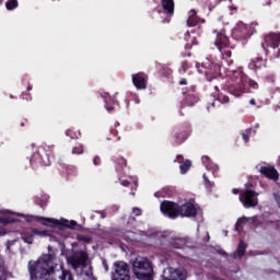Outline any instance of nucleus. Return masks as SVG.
Masks as SVG:
<instances>
[{
	"label": "nucleus",
	"instance_id": "5fc2aeb1",
	"mask_svg": "<svg viewBox=\"0 0 280 280\" xmlns=\"http://www.w3.org/2000/svg\"><path fill=\"white\" fill-rule=\"evenodd\" d=\"M249 104H250L252 106H255V98H252V100L249 101Z\"/></svg>",
	"mask_w": 280,
	"mask_h": 280
},
{
	"label": "nucleus",
	"instance_id": "79ce46f5",
	"mask_svg": "<svg viewBox=\"0 0 280 280\" xmlns=\"http://www.w3.org/2000/svg\"><path fill=\"white\" fill-rule=\"evenodd\" d=\"M190 37H187L186 40H187V48L188 49H191V44L190 43H194V40H196V37H192V39H189Z\"/></svg>",
	"mask_w": 280,
	"mask_h": 280
},
{
	"label": "nucleus",
	"instance_id": "3c124183",
	"mask_svg": "<svg viewBox=\"0 0 280 280\" xmlns=\"http://www.w3.org/2000/svg\"><path fill=\"white\" fill-rule=\"evenodd\" d=\"M179 84H182V85L187 84V80H185V79L180 80V81H179Z\"/></svg>",
	"mask_w": 280,
	"mask_h": 280
},
{
	"label": "nucleus",
	"instance_id": "09e8293b",
	"mask_svg": "<svg viewBox=\"0 0 280 280\" xmlns=\"http://www.w3.org/2000/svg\"><path fill=\"white\" fill-rule=\"evenodd\" d=\"M235 12H237V8L232 7V8H231V14H235Z\"/></svg>",
	"mask_w": 280,
	"mask_h": 280
},
{
	"label": "nucleus",
	"instance_id": "9b49d317",
	"mask_svg": "<svg viewBox=\"0 0 280 280\" xmlns=\"http://www.w3.org/2000/svg\"><path fill=\"white\" fill-rule=\"evenodd\" d=\"M160 209L163 215H166V218H171V220L178 218V205H176L175 202L163 201L160 206Z\"/></svg>",
	"mask_w": 280,
	"mask_h": 280
},
{
	"label": "nucleus",
	"instance_id": "de8ad7c7",
	"mask_svg": "<svg viewBox=\"0 0 280 280\" xmlns=\"http://www.w3.org/2000/svg\"><path fill=\"white\" fill-rule=\"evenodd\" d=\"M94 165H100V159L96 156L93 160Z\"/></svg>",
	"mask_w": 280,
	"mask_h": 280
},
{
	"label": "nucleus",
	"instance_id": "dca6fc26",
	"mask_svg": "<svg viewBox=\"0 0 280 280\" xmlns=\"http://www.w3.org/2000/svg\"><path fill=\"white\" fill-rule=\"evenodd\" d=\"M258 172L267 178H271V180H277V178H279V173H277V170L270 165L258 166Z\"/></svg>",
	"mask_w": 280,
	"mask_h": 280
},
{
	"label": "nucleus",
	"instance_id": "58836bf2",
	"mask_svg": "<svg viewBox=\"0 0 280 280\" xmlns=\"http://www.w3.org/2000/svg\"><path fill=\"white\" fill-rule=\"evenodd\" d=\"M203 180H205L206 187H213V183H211V182L207 178V175H206V174H203Z\"/></svg>",
	"mask_w": 280,
	"mask_h": 280
},
{
	"label": "nucleus",
	"instance_id": "423d86ee",
	"mask_svg": "<svg viewBox=\"0 0 280 280\" xmlns=\"http://www.w3.org/2000/svg\"><path fill=\"white\" fill-rule=\"evenodd\" d=\"M112 280H130V265L126 261L117 260L112 267Z\"/></svg>",
	"mask_w": 280,
	"mask_h": 280
},
{
	"label": "nucleus",
	"instance_id": "f8f14e48",
	"mask_svg": "<svg viewBox=\"0 0 280 280\" xmlns=\"http://www.w3.org/2000/svg\"><path fill=\"white\" fill-rule=\"evenodd\" d=\"M197 213L198 211L191 202H186L182 207L178 206V215L184 218H195Z\"/></svg>",
	"mask_w": 280,
	"mask_h": 280
},
{
	"label": "nucleus",
	"instance_id": "473e14b6",
	"mask_svg": "<svg viewBox=\"0 0 280 280\" xmlns=\"http://www.w3.org/2000/svg\"><path fill=\"white\" fill-rule=\"evenodd\" d=\"M14 244H16V240L8 241L7 242V244H5L7 253H12V246H14Z\"/></svg>",
	"mask_w": 280,
	"mask_h": 280
},
{
	"label": "nucleus",
	"instance_id": "2eb2a0df",
	"mask_svg": "<svg viewBox=\"0 0 280 280\" xmlns=\"http://www.w3.org/2000/svg\"><path fill=\"white\" fill-rule=\"evenodd\" d=\"M14 215H16V218H23L25 222H40V220H44L45 222H49L50 224H60L58 220L51 218H40L21 213H14Z\"/></svg>",
	"mask_w": 280,
	"mask_h": 280
},
{
	"label": "nucleus",
	"instance_id": "8fccbe9b",
	"mask_svg": "<svg viewBox=\"0 0 280 280\" xmlns=\"http://www.w3.org/2000/svg\"><path fill=\"white\" fill-rule=\"evenodd\" d=\"M243 139H244L245 143H248V136H246L245 133H243Z\"/></svg>",
	"mask_w": 280,
	"mask_h": 280
},
{
	"label": "nucleus",
	"instance_id": "b1692460",
	"mask_svg": "<svg viewBox=\"0 0 280 280\" xmlns=\"http://www.w3.org/2000/svg\"><path fill=\"white\" fill-rule=\"evenodd\" d=\"M162 7L168 14H174V0H162Z\"/></svg>",
	"mask_w": 280,
	"mask_h": 280
},
{
	"label": "nucleus",
	"instance_id": "20e7f679",
	"mask_svg": "<svg viewBox=\"0 0 280 280\" xmlns=\"http://www.w3.org/2000/svg\"><path fill=\"white\" fill-rule=\"evenodd\" d=\"M68 261L73 270L81 268V275L88 277V280H97L93 277V269H91V266L86 265V261H89V254H86V252L74 253Z\"/></svg>",
	"mask_w": 280,
	"mask_h": 280
},
{
	"label": "nucleus",
	"instance_id": "72a5a7b5",
	"mask_svg": "<svg viewBox=\"0 0 280 280\" xmlns=\"http://www.w3.org/2000/svg\"><path fill=\"white\" fill-rule=\"evenodd\" d=\"M63 224H65V226H67L68 229H74V228L78 225V222L65 220V221H63Z\"/></svg>",
	"mask_w": 280,
	"mask_h": 280
},
{
	"label": "nucleus",
	"instance_id": "603ef678",
	"mask_svg": "<svg viewBox=\"0 0 280 280\" xmlns=\"http://www.w3.org/2000/svg\"><path fill=\"white\" fill-rule=\"evenodd\" d=\"M130 178H131V180H132V183H133V186L137 187V178H135V177H130Z\"/></svg>",
	"mask_w": 280,
	"mask_h": 280
},
{
	"label": "nucleus",
	"instance_id": "6ab92c4d",
	"mask_svg": "<svg viewBox=\"0 0 280 280\" xmlns=\"http://www.w3.org/2000/svg\"><path fill=\"white\" fill-rule=\"evenodd\" d=\"M101 96L103 97L104 102H105V108L106 110H108V113H110L112 110L115 109V107H113V104H115V98H113L110 96V94L103 92L101 94Z\"/></svg>",
	"mask_w": 280,
	"mask_h": 280
},
{
	"label": "nucleus",
	"instance_id": "393cba45",
	"mask_svg": "<svg viewBox=\"0 0 280 280\" xmlns=\"http://www.w3.org/2000/svg\"><path fill=\"white\" fill-rule=\"evenodd\" d=\"M34 230H32L31 232H25L22 234V240L26 244H34Z\"/></svg>",
	"mask_w": 280,
	"mask_h": 280
},
{
	"label": "nucleus",
	"instance_id": "cd10ccee",
	"mask_svg": "<svg viewBox=\"0 0 280 280\" xmlns=\"http://www.w3.org/2000/svg\"><path fill=\"white\" fill-rule=\"evenodd\" d=\"M33 234L38 235L39 237H47L49 235V232L45 230L34 229Z\"/></svg>",
	"mask_w": 280,
	"mask_h": 280
},
{
	"label": "nucleus",
	"instance_id": "0eeeda50",
	"mask_svg": "<svg viewBox=\"0 0 280 280\" xmlns=\"http://www.w3.org/2000/svg\"><path fill=\"white\" fill-rule=\"evenodd\" d=\"M160 280H187V270L184 268L168 267L163 270Z\"/></svg>",
	"mask_w": 280,
	"mask_h": 280
},
{
	"label": "nucleus",
	"instance_id": "f704fd0d",
	"mask_svg": "<svg viewBox=\"0 0 280 280\" xmlns=\"http://www.w3.org/2000/svg\"><path fill=\"white\" fill-rule=\"evenodd\" d=\"M0 280H8V271L3 266H0Z\"/></svg>",
	"mask_w": 280,
	"mask_h": 280
},
{
	"label": "nucleus",
	"instance_id": "6e6d98bb",
	"mask_svg": "<svg viewBox=\"0 0 280 280\" xmlns=\"http://www.w3.org/2000/svg\"><path fill=\"white\" fill-rule=\"evenodd\" d=\"M49 242H56V237L49 236Z\"/></svg>",
	"mask_w": 280,
	"mask_h": 280
},
{
	"label": "nucleus",
	"instance_id": "4be33fe9",
	"mask_svg": "<svg viewBox=\"0 0 280 280\" xmlns=\"http://www.w3.org/2000/svg\"><path fill=\"white\" fill-rule=\"evenodd\" d=\"M244 253H246V244L241 241L236 252L234 253V259H240L244 257Z\"/></svg>",
	"mask_w": 280,
	"mask_h": 280
},
{
	"label": "nucleus",
	"instance_id": "0e129e2a",
	"mask_svg": "<svg viewBox=\"0 0 280 280\" xmlns=\"http://www.w3.org/2000/svg\"><path fill=\"white\" fill-rule=\"evenodd\" d=\"M1 3H2V2H1V0H0V5H1Z\"/></svg>",
	"mask_w": 280,
	"mask_h": 280
},
{
	"label": "nucleus",
	"instance_id": "5701e85b",
	"mask_svg": "<svg viewBox=\"0 0 280 280\" xmlns=\"http://www.w3.org/2000/svg\"><path fill=\"white\" fill-rule=\"evenodd\" d=\"M249 67L252 69H264V67H266V61L261 58H255L252 60Z\"/></svg>",
	"mask_w": 280,
	"mask_h": 280
},
{
	"label": "nucleus",
	"instance_id": "37998d69",
	"mask_svg": "<svg viewBox=\"0 0 280 280\" xmlns=\"http://www.w3.org/2000/svg\"><path fill=\"white\" fill-rule=\"evenodd\" d=\"M132 213H135V215H141L142 211L140 208H133Z\"/></svg>",
	"mask_w": 280,
	"mask_h": 280
},
{
	"label": "nucleus",
	"instance_id": "ea45409f",
	"mask_svg": "<svg viewBox=\"0 0 280 280\" xmlns=\"http://www.w3.org/2000/svg\"><path fill=\"white\" fill-rule=\"evenodd\" d=\"M78 240L85 242L86 244L91 243V237L89 236H79Z\"/></svg>",
	"mask_w": 280,
	"mask_h": 280
},
{
	"label": "nucleus",
	"instance_id": "c85d7f7f",
	"mask_svg": "<svg viewBox=\"0 0 280 280\" xmlns=\"http://www.w3.org/2000/svg\"><path fill=\"white\" fill-rule=\"evenodd\" d=\"M187 105L188 106H194V104H196V102H198V97H196L195 95H189L186 98Z\"/></svg>",
	"mask_w": 280,
	"mask_h": 280
},
{
	"label": "nucleus",
	"instance_id": "c03bdc74",
	"mask_svg": "<svg viewBox=\"0 0 280 280\" xmlns=\"http://www.w3.org/2000/svg\"><path fill=\"white\" fill-rule=\"evenodd\" d=\"M276 202L278 207L280 208V191L275 195Z\"/></svg>",
	"mask_w": 280,
	"mask_h": 280
},
{
	"label": "nucleus",
	"instance_id": "bf43d9fd",
	"mask_svg": "<svg viewBox=\"0 0 280 280\" xmlns=\"http://www.w3.org/2000/svg\"><path fill=\"white\" fill-rule=\"evenodd\" d=\"M214 89H215V91H219V88H218V85H215V86H214Z\"/></svg>",
	"mask_w": 280,
	"mask_h": 280
},
{
	"label": "nucleus",
	"instance_id": "680f3d73",
	"mask_svg": "<svg viewBox=\"0 0 280 280\" xmlns=\"http://www.w3.org/2000/svg\"><path fill=\"white\" fill-rule=\"evenodd\" d=\"M178 137H183V135H177V138H178Z\"/></svg>",
	"mask_w": 280,
	"mask_h": 280
},
{
	"label": "nucleus",
	"instance_id": "a211bd4d",
	"mask_svg": "<svg viewBox=\"0 0 280 280\" xmlns=\"http://www.w3.org/2000/svg\"><path fill=\"white\" fill-rule=\"evenodd\" d=\"M205 23L203 20H200V18L196 16V11L191 10L188 13V19H187V25L188 27H196V25H198V23Z\"/></svg>",
	"mask_w": 280,
	"mask_h": 280
},
{
	"label": "nucleus",
	"instance_id": "6e6552de",
	"mask_svg": "<svg viewBox=\"0 0 280 280\" xmlns=\"http://www.w3.org/2000/svg\"><path fill=\"white\" fill-rule=\"evenodd\" d=\"M250 27L244 22H237L232 31V36L236 40H246V38H250Z\"/></svg>",
	"mask_w": 280,
	"mask_h": 280
},
{
	"label": "nucleus",
	"instance_id": "9d476101",
	"mask_svg": "<svg viewBox=\"0 0 280 280\" xmlns=\"http://www.w3.org/2000/svg\"><path fill=\"white\" fill-rule=\"evenodd\" d=\"M201 67L205 69L198 68L199 73H206L207 79L211 81V78H215L220 75V65L213 63V61L207 59L205 62L201 63Z\"/></svg>",
	"mask_w": 280,
	"mask_h": 280
},
{
	"label": "nucleus",
	"instance_id": "39448f33",
	"mask_svg": "<svg viewBox=\"0 0 280 280\" xmlns=\"http://www.w3.org/2000/svg\"><path fill=\"white\" fill-rule=\"evenodd\" d=\"M214 35H215L214 45L215 47H218L222 58L223 59L231 58L233 54L231 49H233V46L229 44V37L224 35V31L217 28L214 31Z\"/></svg>",
	"mask_w": 280,
	"mask_h": 280
},
{
	"label": "nucleus",
	"instance_id": "052dcab7",
	"mask_svg": "<svg viewBox=\"0 0 280 280\" xmlns=\"http://www.w3.org/2000/svg\"><path fill=\"white\" fill-rule=\"evenodd\" d=\"M233 62V60H231L228 65H231Z\"/></svg>",
	"mask_w": 280,
	"mask_h": 280
},
{
	"label": "nucleus",
	"instance_id": "a19ab883",
	"mask_svg": "<svg viewBox=\"0 0 280 280\" xmlns=\"http://www.w3.org/2000/svg\"><path fill=\"white\" fill-rule=\"evenodd\" d=\"M120 184L122 185V187H128V185H130V182H128V179L121 177L120 178Z\"/></svg>",
	"mask_w": 280,
	"mask_h": 280
},
{
	"label": "nucleus",
	"instance_id": "a18cd8bd",
	"mask_svg": "<svg viewBox=\"0 0 280 280\" xmlns=\"http://www.w3.org/2000/svg\"><path fill=\"white\" fill-rule=\"evenodd\" d=\"M118 163H119V165H121V167L126 166V159L120 158V159L118 160Z\"/></svg>",
	"mask_w": 280,
	"mask_h": 280
},
{
	"label": "nucleus",
	"instance_id": "c9c22d12",
	"mask_svg": "<svg viewBox=\"0 0 280 280\" xmlns=\"http://www.w3.org/2000/svg\"><path fill=\"white\" fill-rule=\"evenodd\" d=\"M187 69H189V66L187 62H182V67L179 68V73H187Z\"/></svg>",
	"mask_w": 280,
	"mask_h": 280
},
{
	"label": "nucleus",
	"instance_id": "a878e982",
	"mask_svg": "<svg viewBox=\"0 0 280 280\" xmlns=\"http://www.w3.org/2000/svg\"><path fill=\"white\" fill-rule=\"evenodd\" d=\"M189 167H191V161L186 160L180 166V174H187L189 172Z\"/></svg>",
	"mask_w": 280,
	"mask_h": 280
},
{
	"label": "nucleus",
	"instance_id": "7c9ffc66",
	"mask_svg": "<svg viewBox=\"0 0 280 280\" xmlns=\"http://www.w3.org/2000/svg\"><path fill=\"white\" fill-rule=\"evenodd\" d=\"M218 101L221 102V104H229V96L220 93L218 94Z\"/></svg>",
	"mask_w": 280,
	"mask_h": 280
},
{
	"label": "nucleus",
	"instance_id": "f3484780",
	"mask_svg": "<svg viewBox=\"0 0 280 280\" xmlns=\"http://www.w3.org/2000/svg\"><path fill=\"white\" fill-rule=\"evenodd\" d=\"M254 222H255V217H252V218L242 217L236 222L235 231H242V229H244L248 224H254Z\"/></svg>",
	"mask_w": 280,
	"mask_h": 280
},
{
	"label": "nucleus",
	"instance_id": "e433bc0d",
	"mask_svg": "<svg viewBox=\"0 0 280 280\" xmlns=\"http://www.w3.org/2000/svg\"><path fill=\"white\" fill-rule=\"evenodd\" d=\"M66 135L67 137H70V139H78V133L73 130H68Z\"/></svg>",
	"mask_w": 280,
	"mask_h": 280
},
{
	"label": "nucleus",
	"instance_id": "bb28decb",
	"mask_svg": "<svg viewBox=\"0 0 280 280\" xmlns=\"http://www.w3.org/2000/svg\"><path fill=\"white\" fill-rule=\"evenodd\" d=\"M5 8L9 11L16 10V8H19V0H9L5 3Z\"/></svg>",
	"mask_w": 280,
	"mask_h": 280
},
{
	"label": "nucleus",
	"instance_id": "7ed1b4c3",
	"mask_svg": "<svg viewBox=\"0 0 280 280\" xmlns=\"http://www.w3.org/2000/svg\"><path fill=\"white\" fill-rule=\"evenodd\" d=\"M131 270L139 280H152V277H154L152 262L145 257H137L131 262Z\"/></svg>",
	"mask_w": 280,
	"mask_h": 280
},
{
	"label": "nucleus",
	"instance_id": "13d9d810",
	"mask_svg": "<svg viewBox=\"0 0 280 280\" xmlns=\"http://www.w3.org/2000/svg\"><path fill=\"white\" fill-rule=\"evenodd\" d=\"M266 5H270V0L266 2Z\"/></svg>",
	"mask_w": 280,
	"mask_h": 280
},
{
	"label": "nucleus",
	"instance_id": "aec40b11",
	"mask_svg": "<svg viewBox=\"0 0 280 280\" xmlns=\"http://www.w3.org/2000/svg\"><path fill=\"white\" fill-rule=\"evenodd\" d=\"M5 213H10L9 210H0V215H5ZM14 222H21V219L16 218H1L0 217V224H12Z\"/></svg>",
	"mask_w": 280,
	"mask_h": 280
},
{
	"label": "nucleus",
	"instance_id": "c756f323",
	"mask_svg": "<svg viewBox=\"0 0 280 280\" xmlns=\"http://www.w3.org/2000/svg\"><path fill=\"white\" fill-rule=\"evenodd\" d=\"M83 153H84V149H83L82 144H77L72 149V154H83Z\"/></svg>",
	"mask_w": 280,
	"mask_h": 280
},
{
	"label": "nucleus",
	"instance_id": "49530a36",
	"mask_svg": "<svg viewBox=\"0 0 280 280\" xmlns=\"http://www.w3.org/2000/svg\"><path fill=\"white\" fill-rule=\"evenodd\" d=\"M44 165H51V162L49 161V158L47 155L44 159Z\"/></svg>",
	"mask_w": 280,
	"mask_h": 280
},
{
	"label": "nucleus",
	"instance_id": "f257e3e1",
	"mask_svg": "<svg viewBox=\"0 0 280 280\" xmlns=\"http://www.w3.org/2000/svg\"><path fill=\"white\" fill-rule=\"evenodd\" d=\"M27 270L31 280H56L54 278L49 279L56 270H61L62 272L60 280H73L71 271L65 270L60 259L56 258V256L51 254H45L37 260H30Z\"/></svg>",
	"mask_w": 280,
	"mask_h": 280
},
{
	"label": "nucleus",
	"instance_id": "4c0bfd02",
	"mask_svg": "<svg viewBox=\"0 0 280 280\" xmlns=\"http://www.w3.org/2000/svg\"><path fill=\"white\" fill-rule=\"evenodd\" d=\"M67 172L69 176H75V174L78 173L75 166L68 167Z\"/></svg>",
	"mask_w": 280,
	"mask_h": 280
},
{
	"label": "nucleus",
	"instance_id": "e2e57ef3",
	"mask_svg": "<svg viewBox=\"0 0 280 280\" xmlns=\"http://www.w3.org/2000/svg\"><path fill=\"white\" fill-rule=\"evenodd\" d=\"M278 163L280 164V156H279V159H278Z\"/></svg>",
	"mask_w": 280,
	"mask_h": 280
},
{
	"label": "nucleus",
	"instance_id": "f03ea898",
	"mask_svg": "<svg viewBox=\"0 0 280 280\" xmlns=\"http://www.w3.org/2000/svg\"><path fill=\"white\" fill-rule=\"evenodd\" d=\"M229 80L226 81V89L234 97H242L243 93H246L248 89L257 91L259 83L249 79L241 70H229Z\"/></svg>",
	"mask_w": 280,
	"mask_h": 280
},
{
	"label": "nucleus",
	"instance_id": "4d7b16f0",
	"mask_svg": "<svg viewBox=\"0 0 280 280\" xmlns=\"http://www.w3.org/2000/svg\"><path fill=\"white\" fill-rule=\"evenodd\" d=\"M232 194H240V190H237V189L234 188V189L232 190Z\"/></svg>",
	"mask_w": 280,
	"mask_h": 280
},
{
	"label": "nucleus",
	"instance_id": "4468645a",
	"mask_svg": "<svg viewBox=\"0 0 280 280\" xmlns=\"http://www.w3.org/2000/svg\"><path fill=\"white\" fill-rule=\"evenodd\" d=\"M132 83L138 90L148 89V75L141 72L132 74Z\"/></svg>",
	"mask_w": 280,
	"mask_h": 280
},
{
	"label": "nucleus",
	"instance_id": "1a4fd4ad",
	"mask_svg": "<svg viewBox=\"0 0 280 280\" xmlns=\"http://www.w3.org/2000/svg\"><path fill=\"white\" fill-rule=\"evenodd\" d=\"M257 196H259L258 192L246 189L241 192L240 201L246 209H250V207H257L259 202Z\"/></svg>",
	"mask_w": 280,
	"mask_h": 280
},
{
	"label": "nucleus",
	"instance_id": "864d4df0",
	"mask_svg": "<svg viewBox=\"0 0 280 280\" xmlns=\"http://www.w3.org/2000/svg\"><path fill=\"white\" fill-rule=\"evenodd\" d=\"M267 79L269 80V82H275V77L273 75L268 77Z\"/></svg>",
	"mask_w": 280,
	"mask_h": 280
},
{
	"label": "nucleus",
	"instance_id": "ddd939ff",
	"mask_svg": "<svg viewBox=\"0 0 280 280\" xmlns=\"http://www.w3.org/2000/svg\"><path fill=\"white\" fill-rule=\"evenodd\" d=\"M280 45V34L271 33L265 37V44H262L264 49L270 47L271 49H277Z\"/></svg>",
	"mask_w": 280,
	"mask_h": 280
},
{
	"label": "nucleus",
	"instance_id": "2f4dec72",
	"mask_svg": "<svg viewBox=\"0 0 280 280\" xmlns=\"http://www.w3.org/2000/svg\"><path fill=\"white\" fill-rule=\"evenodd\" d=\"M185 240L183 238H177L175 240V248H185Z\"/></svg>",
	"mask_w": 280,
	"mask_h": 280
},
{
	"label": "nucleus",
	"instance_id": "412c9836",
	"mask_svg": "<svg viewBox=\"0 0 280 280\" xmlns=\"http://www.w3.org/2000/svg\"><path fill=\"white\" fill-rule=\"evenodd\" d=\"M201 161H202L203 165L207 167V170H210V172H212V174H215V172H218V166L215 164H213V162H211V160H209V156H202Z\"/></svg>",
	"mask_w": 280,
	"mask_h": 280
}]
</instances>
